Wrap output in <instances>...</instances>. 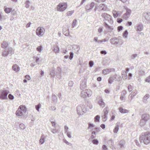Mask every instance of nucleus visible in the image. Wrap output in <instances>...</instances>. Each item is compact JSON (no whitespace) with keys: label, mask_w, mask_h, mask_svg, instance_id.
Returning <instances> with one entry per match:
<instances>
[{"label":"nucleus","mask_w":150,"mask_h":150,"mask_svg":"<svg viewBox=\"0 0 150 150\" xmlns=\"http://www.w3.org/2000/svg\"><path fill=\"white\" fill-rule=\"evenodd\" d=\"M100 116L99 115H97L95 117V121L96 122H98L99 120Z\"/></svg>","instance_id":"nucleus-50"},{"label":"nucleus","mask_w":150,"mask_h":150,"mask_svg":"<svg viewBox=\"0 0 150 150\" xmlns=\"http://www.w3.org/2000/svg\"><path fill=\"white\" fill-rule=\"evenodd\" d=\"M50 71L51 73L50 74L51 75V76L52 77H54L55 76H56L57 75V73H55V71L54 70H53V68L52 70L51 69Z\"/></svg>","instance_id":"nucleus-34"},{"label":"nucleus","mask_w":150,"mask_h":150,"mask_svg":"<svg viewBox=\"0 0 150 150\" xmlns=\"http://www.w3.org/2000/svg\"><path fill=\"white\" fill-rule=\"evenodd\" d=\"M131 13V11L130 10L127 9L126 10V12L125 14L127 15L128 16H130Z\"/></svg>","instance_id":"nucleus-54"},{"label":"nucleus","mask_w":150,"mask_h":150,"mask_svg":"<svg viewBox=\"0 0 150 150\" xmlns=\"http://www.w3.org/2000/svg\"><path fill=\"white\" fill-rule=\"evenodd\" d=\"M145 81L146 82H147L149 83H150V75L147 77L145 80Z\"/></svg>","instance_id":"nucleus-64"},{"label":"nucleus","mask_w":150,"mask_h":150,"mask_svg":"<svg viewBox=\"0 0 150 150\" xmlns=\"http://www.w3.org/2000/svg\"><path fill=\"white\" fill-rule=\"evenodd\" d=\"M146 122L144 120L142 119L140 121L139 125L140 126L142 127L145 125Z\"/></svg>","instance_id":"nucleus-40"},{"label":"nucleus","mask_w":150,"mask_h":150,"mask_svg":"<svg viewBox=\"0 0 150 150\" xmlns=\"http://www.w3.org/2000/svg\"><path fill=\"white\" fill-rule=\"evenodd\" d=\"M12 68L13 70L16 72L20 70V67L16 64L13 65L12 67Z\"/></svg>","instance_id":"nucleus-22"},{"label":"nucleus","mask_w":150,"mask_h":150,"mask_svg":"<svg viewBox=\"0 0 150 150\" xmlns=\"http://www.w3.org/2000/svg\"><path fill=\"white\" fill-rule=\"evenodd\" d=\"M1 45L2 48L6 49L8 47V44L7 42L4 41L2 43Z\"/></svg>","instance_id":"nucleus-25"},{"label":"nucleus","mask_w":150,"mask_h":150,"mask_svg":"<svg viewBox=\"0 0 150 150\" xmlns=\"http://www.w3.org/2000/svg\"><path fill=\"white\" fill-rule=\"evenodd\" d=\"M101 16L103 18V21H104L103 23L104 26L109 30L112 31L113 30V28L105 22V21H107L110 24H112L113 23V21L112 16L108 14L105 13H102Z\"/></svg>","instance_id":"nucleus-1"},{"label":"nucleus","mask_w":150,"mask_h":150,"mask_svg":"<svg viewBox=\"0 0 150 150\" xmlns=\"http://www.w3.org/2000/svg\"><path fill=\"white\" fill-rule=\"evenodd\" d=\"M139 138L141 142H143L144 144H148L150 142V133L147 132L142 133Z\"/></svg>","instance_id":"nucleus-2"},{"label":"nucleus","mask_w":150,"mask_h":150,"mask_svg":"<svg viewBox=\"0 0 150 150\" xmlns=\"http://www.w3.org/2000/svg\"><path fill=\"white\" fill-rule=\"evenodd\" d=\"M126 96L125 95H121L120 97V99L122 101V102H124L126 100Z\"/></svg>","instance_id":"nucleus-39"},{"label":"nucleus","mask_w":150,"mask_h":150,"mask_svg":"<svg viewBox=\"0 0 150 150\" xmlns=\"http://www.w3.org/2000/svg\"><path fill=\"white\" fill-rule=\"evenodd\" d=\"M108 144L111 149H113L115 148L113 146L114 143L112 139H111L108 141Z\"/></svg>","instance_id":"nucleus-19"},{"label":"nucleus","mask_w":150,"mask_h":150,"mask_svg":"<svg viewBox=\"0 0 150 150\" xmlns=\"http://www.w3.org/2000/svg\"><path fill=\"white\" fill-rule=\"evenodd\" d=\"M119 123L117 122L116 124V126L113 130V132L115 133H117L119 130Z\"/></svg>","instance_id":"nucleus-29"},{"label":"nucleus","mask_w":150,"mask_h":150,"mask_svg":"<svg viewBox=\"0 0 150 150\" xmlns=\"http://www.w3.org/2000/svg\"><path fill=\"white\" fill-rule=\"evenodd\" d=\"M95 3L94 2H92L89 5H88L86 6V9L87 10L90 11L91 10L94 6Z\"/></svg>","instance_id":"nucleus-15"},{"label":"nucleus","mask_w":150,"mask_h":150,"mask_svg":"<svg viewBox=\"0 0 150 150\" xmlns=\"http://www.w3.org/2000/svg\"><path fill=\"white\" fill-rule=\"evenodd\" d=\"M142 119L147 122L149 119V115L147 114H143L142 116Z\"/></svg>","instance_id":"nucleus-16"},{"label":"nucleus","mask_w":150,"mask_h":150,"mask_svg":"<svg viewBox=\"0 0 150 150\" xmlns=\"http://www.w3.org/2000/svg\"><path fill=\"white\" fill-rule=\"evenodd\" d=\"M108 107H106L103 110V115L102 116V117L103 121L105 122L106 121L107 118V115L108 113Z\"/></svg>","instance_id":"nucleus-10"},{"label":"nucleus","mask_w":150,"mask_h":150,"mask_svg":"<svg viewBox=\"0 0 150 150\" xmlns=\"http://www.w3.org/2000/svg\"><path fill=\"white\" fill-rule=\"evenodd\" d=\"M143 17L144 18L148 23H150V13H145L143 14Z\"/></svg>","instance_id":"nucleus-13"},{"label":"nucleus","mask_w":150,"mask_h":150,"mask_svg":"<svg viewBox=\"0 0 150 150\" xmlns=\"http://www.w3.org/2000/svg\"><path fill=\"white\" fill-rule=\"evenodd\" d=\"M50 121L51 122V123L52 124V126L53 127H55L56 124L55 121H52V120H50Z\"/></svg>","instance_id":"nucleus-56"},{"label":"nucleus","mask_w":150,"mask_h":150,"mask_svg":"<svg viewBox=\"0 0 150 150\" xmlns=\"http://www.w3.org/2000/svg\"><path fill=\"white\" fill-rule=\"evenodd\" d=\"M8 97L9 99L11 100H13L14 98V96L11 94H8Z\"/></svg>","instance_id":"nucleus-48"},{"label":"nucleus","mask_w":150,"mask_h":150,"mask_svg":"<svg viewBox=\"0 0 150 150\" xmlns=\"http://www.w3.org/2000/svg\"><path fill=\"white\" fill-rule=\"evenodd\" d=\"M8 54V52L7 49H6L3 51L2 54V55L4 57H6L7 56Z\"/></svg>","instance_id":"nucleus-41"},{"label":"nucleus","mask_w":150,"mask_h":150,"mask_svg":"<svg viewBox=\"0 0 150 150\" xmlns=\"http://www.w3.org/2000/svg\"><path fill=\"white\" fill-rule=\"evenodd\" d=\"M143 28V26L141 24H138L137 27V31H142Z\"/></svg>","instance_id":"nucleus-32"},{"label":"nucleus","mask_w":150,"mask_h":150,"mask_svg":"<svg viewBox=\"0 0 150 150\" xmlns=\"http://www.w3.org/2000/svg\"><path fill=\"white\" fill-rule=\"evenodd\" d=\"M96 132L95 131H93L92 133V135L91 136V139H93L96 138Z\"/></svg>","instance_id":"nucleus-44"},{"label":"nucleus","mask_w":150,"mask_h":150,"mask_svg":"<svg viewBox=\"0 0 150 150\" xmlns=\"http://www.w3.org/2000/svg\"><path fill=\"white\" fill-rule=\"evenodd\" d=\"M94 65L93 62L92 61H90L89 62V66L90 67H92Z\"/></svg>","instance_id":"nucleus-51"},{"label":"nucleus","mask_w":150,"mask_h":150,"mask_svg":"<svg viewBox=\"0 0 150 150\" xmlns=\"http://www.w3.org/2000/svg\"><path fill=\"white\" fill-rule=\"evenodd\" d=\"M137 56V54H133L131 56V59H134L136 58Z\"/></svg>","instance_id":"nucleus-60"},{"label":"nucleus","mask_w":150,"mask_h":150,"mask_svg":"<svg viewBox=\"0 0 150 150\" xmlns=\"http://www.w3.org/2000/svg\"><path fill=\"white\" fill-rule=\"evenodd\" d=\"M25 7L27 8H28L30 6V1L29 0H27L25 2Z\"/></svg>","instance_id":"nucleus-43"},{"label":"nucleus","mask_w":150,"mask_h":150,"mask_svg":"<svg viewBox=\"0 0 150 150\" xmlns=\"http://www.w3.org/2000/svg\"><path fill=\"white\" fill-rule=\"evenodd\" d=\"M68 86L70 87H72L73 84V82L72 81H70L68 83Z\"/></svg>","instance_id":"nucleus-63"},{"label":"nucleus","mask_w":150,"mask_h":150,"mask_svg":"<svg viewBox=\"0 0 150 150\" xmlns=\"http://www.w3.org/2000/svg\"><path fill=\"white\" fill-rule=\"evenodd\" d=\"M119 111L121 113H127L128 112V110H127L123 109L122 107H120L119 109Z\"/></svg>","instance_id":"nucleus-27"},{"label":"nucleus","mask_w":150,"mask_h":150,"mask_svg":"<svg viewBox=\"0 0 150 150\" xmlns=\"http://www.w3.org/2000/svg\"><path fill=\"white\" fill-rule=\"evenodd\" d=\"M67 7L66 3L64 2L60 3L57 6V10L59 11H64Z\"/></svg>","instance_id":"nucleus-6"},{"label":"nucleus","mask_w":150,"mask_h":150,"mask_svg":"<svg viewBox=\"0 0 150 150\" xmlns=\"http://www.w3.org/2000/svg\"><path fill=\"white\" fill-rule=\"evenodd\" d=\"M45 31V29L43 27H38L36 29V34L39 37H41L44 35Z\"/></svg>","instance_id":"nucleus-9"},{"label":"nucleus","mask_w":150,"mask_h":150,"mask_svg":"<svg viewBox=\"0 0 150 150\" xmlns=\"http://www.w3.org/2000/svg\"><path fill=\"white\" fill-rule=\"evenodd\" d=\"M7 50L9 54H11L12 53H13V50L12 48L10 47H8V48L7 49Z\"/></svg>","instance_id":"nucleus-36"},{"label":"nucleus","mask_w":150,"mask_h":150,"mask_svg":"<svg viewBox=\"0 0 150 150\" xmlns=\"http://www.w3.org/2000/svg\"><path fill=\"white\" fill-rule=\"evenodd\" d=\"M9 93L8 91L6 90H0V99H8L7 96Z\"/></svg>","instance_id":"nucleus-7"},{"label":"nucleus","mask_w":150,"mask_h":150,"mask_svg":"<svg viewBox=\"0 0 150 150\" xmlns=\"http://www.w3.org/2000/svg\"><path fill=\"white\" fill-rule=\"evenodd\" d=\"M65 133H67V135L69 138H71V133L70 132L66 131H65Z\"/></svg>","instance_id":"nucleus-55"},{"label":"nucleus","mask_w":150,"mask_h":150,"mask_svg":"<svg viewBox=\"0 0 150 150\" xmlns=\"http://www.w3.org/2000/svg\"><path fill=\"white\" fill-rule=\"evenodd\" d=\"M125 144V142L123 140L120 141L119 143V145L120 146L121 148L123 147Z\"/></svg>","instance_id":"nucleus-42"},{"label":"nucleus","mask_w":150,"mask_h":150,"mask_svg":"<svg viewBox=\"0 0 150 150\" xmlns=\"http://www.w3.org/2000/svg\"><path fill=\"white\" fill-rule=\"evenodd\" d=\"M53 50L56 53L58 52L59 50V47L57 45L54 46Z\"/></svg>","instance_id":"nucleus-35"},{"label":"nucleus","mask_w":150,"mask_h":150,"mask_svg":"<svg viewBox=\"0 0 150 150\" xmlns=\"http://www.w3.org/2000/svg\"><path fill=\"white\" fill-rule=\"evenodd\" d=\"M115 69L114 68H109L103 69L102 71V74L105 75H107L112 71L114 72Z\"/></svg>","instance_id":"nucleus-12"},{"label":"nucleus","mask_w":150,"mask_h":150,"mask_svg":"<svg viewBox=\"0 0 150 150\" xmlns=\"http://www.w3.org/2000/svg\"><path fill=\"white\" fill-rule=\"evenodd\" d=\"M128 35V32L127 30H125L123 33V37L125 38H126L127 37Z\"/></svg>","instance_id":"nucleus-45"},{"label":"nucleus","mask_w":150,"mask_h":150,"mask_svg":"<svg viewBox=\"0 0 150 150\" xmlns=\"http://www.w3.org/2000/svg\"><path fill=\"white\" fill-rule=\"evenodd\" d=\"M36 49L38 51L40 52L42 50V47L41 46H39Z\"/></svg>","instance_id":"nucleus-62"},{"label":"nucleus","mask_w":150,"mask_h":150,"mask_svg":"<svg viewBox=\"0 0 150 150\" xmlns=\"http://www.w3.org/2000/svg\"><path fill=\"white\" fill-rule=\"evenodd\" d=\"M114 78L115 79V81H119L121 79V76L117 74H115L114 75Z\"/></svg>","instance_id":"nucleus-30"},{"label":"nucleus","mask_w":150,"mask_h":150,"mask_svg":"<svg viewBox=\"0 0 150 150\" xmlns=\"http://www.w3.org/2000/svg\"><path fill=\"white\" fill-rule=\"evenodd\" d=\"M77 22V20L76 19H74L73 20L72 26L73 28H74L76 25V23Z\"/></svg>","instance_id":"nucleus-46"},{"label":"nucleus","mask_w":150,"mask_h":150,"mask_svg":"<svg viewBox=\"0 0 150 150\" xmlns=\"http://www.w3.org/2000/svg\"><path fill=\"white\" fill-rule=\"evenodd\" d=\"M46 138V136H45L44 135H42L39 140L40 143L41 144H43L45 142V140Z\"/></svg>","instance_id":"nucleus-23"},{"label":"nucleus","mask_w":150,"mask_h":150,"mask_svg":"<svg viewBox=\"0 0 150 150\" xmlns=\"http://www.w3.org/2000/svg\"><path fill=\"white\" fill-rule=\"evenodd\" d=\"M137 93V91L136 89L133 90L132 92L129 95V98H131V99H130V101H131L134 97L136 96Z\"/></svg>","instance_id":"nucleus-14"},{"label":"nucleus","mask_w":150,"mask_h":150,"mask_svg":"<svg viewBox=\"0 0 150 150\" xmlns=\"http://www.w3.org/2000/svg\"><path fill=\"white\" fill-rule=\"evenodd\" d=\"M129 16H128V15L127 14H125L123 15V18L124 19H125V20H127L128 18H129Z\"/></svg>","instance_id":"nucleus-59"},{"label":"nucleus","mask_w":150,"mask_h":150,"mask_svg":"<svg viewBox=\"0 0 150 150\" xmlns=\"http://www.w3.org/2000/svg\"><path fill=\"white\" fill-rule=\"evenodd\" d=\"M122 75L124 80H126L127 79V74L125 71H122Z\"/></svg>","instance_id":"nucleus-31"},{"label":"nucleus","mask_w":150,"mask_h":150,"mask_svg":"<svg viewBox=\"0 0 150 150\" xmlns=\"http://www.w3.org/2000/svg\"><path fill=\"white\" fill-rule=\"evenodd\" d=\"M63 34L65 36H68L69 35V31L68 28H64L63 29Z\"/></svg>","instance_id":"nucleus-20"},{"label":"nucleus","mask_w":150,"mask_h":150,"mask_svg":"<svg viewBox=\"0 0 150 150\" xmlns=\"http://www.w3.org/2000/svg\"><path fill=\"white\" fill-rule=\"evenodd\" d=\"M98 104L101 108H103L105 106V103L104 102L102 98L100 97H99L97 99Z\"/></svg>","instance_id":"nucleus-11"},{"label":"nucleus","mask_w":150,"mask_h":150,"mask_svg":"<svg viewBox=\"0 0 150 150\" xmlns=\"http://www.w3.org/2000/svg\"><path fill=\"white\" fill-rule=\"evenodd\" d=\"M74 12V11H68L66 13V15L67 16H70Z\"/></svg>","instance_id":"nucleus-47"},{"label":"nucleus","mask_w":150,"mask_h":150,"mask_svg":"<svg viewBox=\"0 0 150 150\" xmlns=\"http://www.w3.org/2000/svg\"><path fill=\"white\" fill-rule=\"evenodd\" d=\"M149 94H146L145 95L143 98L142 101L145 103H146L148 102V99L149 98Z\"/></svg>","instance_id":"nucleus-21"},{"label":"nucleus","mask_w":150,"mask_h":150,"mask_svg":"<svg viewBox=\"0 0 150 150\" xmlns=\"http://www.w3.org/2000/svg\"><path fill=\"white\" fill-rule=\"evenodd\" d=\"M86 87V83L85 81H83L80 84V89L83 90L85 89Z\"/></svg>","instance_id":"nucleus-24"},{"label":"nucleus","mask_w":150,"mask_h":150,"mask_svg":"<svg viewBox=\"0 0 150 150\" xmlns=\"http://www.w3.org/2000/svg\"><path fill=\"white\" fill-rule=\"evenodd\" d=\"M19 127L20 128L22 129H23L25 128V126L23 124H20L19 125Z\"/></svg>","instance_id":"nucleus-57"},{"label":"nucleus","mask_w":150,"mask_h":150,"mask_svg":"<svg viewBox=\"0 0 150 150\" xmlns=\"http://www.w3.org/2000/svg\"><path fill=\"white\" fill-rule=\"evenodd\" d=\"M51 131L54 134H55L58 133V130L56 129H51Z\"/></svg>","instance_id":"nucleus-58"},{"label":"nucleus","mask_w":150,"mask_h":150,"mask_svg":"<svg viewBox=\"0 0 150 150\" xmlns=\"http://www.w3.org/2000/svg\"><path fill=\"white\" fill-rule=\"evenodd\" d=\"M98 11H100L102 10H105V8H104L105 5L103 4H101L98 6Z\"/></svg>","instance_id":"nucleus-26"},{"label":"nucleus","mask_w":150,"mask_h":150,"mask_svg":"<svg viewBox=\"0 0 150 150\" xmlns=\"http://www.w3.org/2000/svg\"><path fill=\"white\" fill-rule=\"evenodd\" d=\"M112 13L113 14V16L115 18H117L119 14L118 12L116 11H113Z\"/></svg>","instance_id":"nucleus-37"},{"label":"nucleus","mask_w":150,"mask_h":150,"mask_svg":"<svg viewBox=\"0 0 150 150\" xmlns=\"http://www.w3.org/2000/svg\"><path fill=\"white\" fill-rule=\"evenodd\" d=\"M57 98L55 95H53L52 96V101L54 102L57 100Z\"/></svg>","instance_id":"nucleus-53"},{"label":"nucleus","mask_w":150,"mask_h":150,"mask_svg":"<svg viewBox=\"0 0 150 150\" xmlns=\"http://www.w3.org/2000/svg\"><path fill=\"white\" fill-rule=\"evenodd\" d=\"M92 94L91 91L89 89H86L83 90L81 93V96L83 98H85L87 97H90Z\"/></svg>","instance_id":"nucleus-5"},{"label":"nucleus","mask_w":150,"mask_h":150,"mask_svg":"<svg viewBox=\"0 0 150 150\" xmlns=\"http://www.w3.org/2000/svg\"><path fill=\"white\" fill-rule=\"evenodd\" d=\"M114 80L115 81V79L114 78V75L112 76H110L108 80V83L109 84H111Z\"/></svg>","instance_id":"nucleus-33"},{"label":"nucleus","mask_w":150,"mask_h":150,"mask_svg":"<svg viewBox=\"0 0 150 150\" xmlns=\"http://www.w3.org/2000/svg\"><path fill=\"white\" fill-rule=\"evenodd\" d=\"M12 9L11 8H5L4 11L5 12L7 13H8L11 12Z\"/></svg>","instance_id":"nucleus-38"},{"label":"nucleus","mask_w":150,"mask_h":150,"mask_svg":"<svg viewBox=\"0 0 150 150\" xmlns=\"http://www.w3.org/2000/svg\"><path fill=\"white\" fill-rule=\"evenodd\" d=\"M74 56V54L73 52H71L70 53V56L69 57V58L70 60H71L72 59Z\"/></svg>","instance_id":"nucleus-61"},{"label":"nucleus","mask_w":150,"mask_h":150,"mask_svg":"<svg viewBox=\"0 0 150 150\" xmlns=\"http://www.w3.org/2000/svg\"><path fill=\"white\" fill-rule=\"evenodd\" d=\"M57 71L56 73L57 75V77L59 79H60L61 78V69L60 67H58L57 68Z\"/></svg>","instance_id":"nucleus-17"},{"label":"nucleus","mask_w":150,"mask_h":150,"mask_svg":"<svg viewBox=\"0 0 150 150\" xmlns=\"http://www.w3.org/2000/svg\"><path fill=\"white\" fill-rule=\"evenodd\" d=\"M41 105L40 103H39L38 105L35 106L36 109L38 112L39 111V109L41 107Z\"/></svg>","instance_id":"nucleus-49"},{"label":"nucleus","mask_w":150,"mask_h":150,"mask_svg":"<svg viewBox=\"0 0 150 150\" xmlns=\"http://www.w3.org/2000/svg\"><path fill=\"white\" fill-rule=\"evenodd\" d=\"M26 111V108L25 106L21 105L16 111V113L17 115L21 116L25 114Z\"/></svg>","instance_id":"nucleus-4"},{"label":"nucleus","mask_w":150,"mask_h":150,"mask_svg":"<svg viewBox=\"0 0 150 150\" xmlns=\"http://www.w3.org/2000/svg\"><path fill=\"white\" fill-rule=\"evenodd\" d=\"M88 129L90 131H92L93 130L94 128H95V126L93 124L91 123H88Z\"/></svg>","instance_id":"nucleus-18"},{"label":"nucleus","mask_w":150,"mask_h":150,"mask_svg":"<svg viewBox=\"0 0 150 150\" xmlns=\"http://www.w3.org/2000/svg\"><path fill=\"white\" fill-rule=\"evenodd\" d=\"M2 14L3 13L2 12H0V21L4 20L7 18L6 16H4L2 15Z\"/></svg>","instance_id":"nucleus-28"},{"label":"nucleus","mask_w":150,"mask_h":150,"mask_svg":"<svg viewBox=\"0 0 150 150\" xmlns=\"http://www.w3.org/2000/svg\"><path fill=\"white\" fill-rule=\"evenodd\" d=\"M94 144L98 145V141L97 139H94L92 142Z\"/></svg>","instance_id":"nucleus-52"},{"label":"nucleus","mask_w":150,"mask_h":150,"mask_svg":"<svg viewBox=\"0 0 150 150\" xmlns=\"http://www.w3.org/2000/svg\"><path fill=\"white\" fill-rule=\"evenodd\" d=\"M77 111L78 114L82 115L87 111V108L85 105L83 104H80L77 107Z\"/></svg>","instance_id":"nucleus-3"},{"label":"nucleus","mask_w":150,"mask_h":150,"mask_svg":"<svg viewBox=\"0 0 150 150\" xmlns=\"http://www.w3.org/2000/svg\"><path fill=\"white\" fill-rule=\"evenodd\" d=\"M122 40L118 38H114L110 39V42L112 45H117L120 43H122Z\"/></svg>","instance_id":"nucleus-8"}]
</instances>
